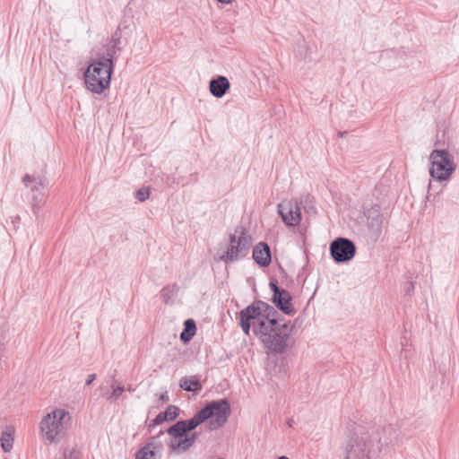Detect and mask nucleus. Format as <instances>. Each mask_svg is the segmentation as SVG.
I'll return each mask as SVG.
<instances>
[{
    "label": "nucleus",
    "mask_w": 459,
    "mask_h": 459,
    "mask_svg": "<svg viewBox=\"0 0 459 459\" xmlns=\"http://www.w3.org/2000/svg\"><path fill=\"white\" fill-rule=\"evenodd\" d=\"M45 204V195L43 192L33 193L31 199V210L38 216L39 211Z\"/></svg>",
    "instance_id": "5701e85b"
},
{
    "label": "nucleus",
    "mask_w": 459,
    "mask_h": 459,
    "mask_svg": "<svg viewBox=\"0 0 459 459\" xmlns=\"http://www.w3.org/2000/svg\"><path fill=\"white\" fill-rule=\"evenodd\" d=\"M333 261L340 264L351 260L356 254L354 243L346 238H337L331 242L329 247Z\"/></svg>",
    "instance_id": "1a4fd4ad"
},
{
    "label": "nucleus",
    "mask_w": 459,
    "mask_h": 459,
    "mask_svg": "<svg viewBox=\"0 0 459 459\" xmlns=\"http://www.w3.org/2000/svg\"><path fill=\"white\" fill-rule=\"evenodd\" d=\"M166 420V414H163V412L159 413L150 423H149V429H151L152 427H155L157 425H160L163 423Z\"/></svg>",
    "instance_id": "cd10ccee"
},
{
    "label": "nucleus",
    "mask_w": 459,
    "mask_h": 459,
    "mask_svg": "<svg viewBox=\"0 0 459 459\" xmlns=\"http://www.w3.org/2000/svg\"><path fill=\"white\" fill-rule=\"evenodd\" d=\"M197 437V432H193L187 436H183L182 437H171L168 442V448L170 453H185L195 445Z\"/></svg>",
    "instance_id": "f8f14e48"
},
{
    "label": "nucleus",
    "mask_w": 459,
    "mask_h": 459,
    "mask_svg": "<svg viewBox=\"0 0 459 459\" xmlns=\"http://www.w3.org/2000/svg\"><path fill=\"white\" fill-rule=\"evenodd\" d=\"M199 425H201V422L195 413L194 417L189 420L177 421L167 429V433L171 437H182L183 436H187L189 432L196 429Z\"/></svg>",
    "instance_id": "9b49d317"
},
{
    "label": "nucleus",
    "mask_w": 459,
    "mask_h": 459,
    "mask_svg": "<svg viewBox=\"0 0 459 459\" xmlns=\"http://www.w3.org/2000/svg\"><path fill=\"white\" fill-rule=\"evenodd\" d=\"M429 159L432 165L429 174L437 181L446 180L455 169L453 156L447 150H433Z\"/></svg>",
    "instance_id": "6e6552de"
},
{
    "label": "nucleus",
    "mask_w": 459,
    "mask_h": 459,
    "mask_svg": "<svg viewBox=\"0 0 459 459\" xmlns=\"http://www.w3.org/2000/svg\"><path fill=\"white\" fill-rule=\"evenodd\" d=\"M112 393L110 394V397L114 398L115 400H117L122 394L123 392L125 391V387L124 385L121 384V383H117V380H114L112 385Z\"/></svg>",
    "instance_id": "393cba45"
},
{
    "label": "nucleus",
    "mask_w": 459,
    "mask_h": 459,
    "mask_svg": "<svg viewBox=\"0 0 459 459\" xmlns=\"http://www.w3.org/2000/svg\"><path fill=\"white\" fill-rule=\"evenodd\" d=\"M230 404L227 399H219L208 403L203 409L196 412L201 422L210 420L209 429H219L223 427L230 415Z\"/></svg>",
    "instance_id": "20e7f679"
},
{
    "label": "nucleus",
    "mask_w": 459,
    "mask_h": 459,
    "mask_svg": "<svg viewBox=\"0 0 459 459\" xmlns=\"http://www.w3.org/2000/svg\"><path fill=\"white\" fill-rule=\"evenodd\" d=\"M179 408L175 405H169L163 414H166V420L172 421L179 415Z\"/></svg>",
    "instance_id": "b1692460"
},
{
    "label": "nucleus",
    "mask_w": 459,
    "mask_h": 459,
    "mask_svg": "<svg viewBox=\"0 0 459 459\" xmlns=\"http://www.w3.org/2000/svg\"><path fill=\"white\" fill-rule=\"evenodd\" d=\"M278 212L288 226H298L301 221L300 207L296 200H287L278 204Z\"/></svg>",
    "instance_id": "9d476101"
},
{
    "label": "nucleus",
    "mask_w": 459,
    "mask_h": 459,
    "mask_svg": "<svg viewBox=\"0 0 459 459\" xmlns=\"http://www.w3.org/2000/svg\"><path fill=\"white\" fill-rule=\"evenodd\" d=\"M273 304L286 315H291L295 309L291 304V296L287 290H281L280 297L273 296Z\"/></svg>",
    "instance_id": "2eb2a0df"
},
{
    "label": "nucleus",
    "mask_w": 459,
    "mask_h": 459,
    "mask_svg": "<svg viewBox=\"0 0 459 459\" xmlns=\"http://www.w3.org/2000/svg\"><path fill=\"white\" fill-rule=\"evenodd\" d=\"M14 429L12 426H8L2 432L0 437L1 447L4 452H10L13 449V444Z\"/></svg>",
    "instance_id": "a211bd4d"
},
{
    "label": "nucleus",
    "mask_w": 459,
    "mask_h": 459,
    "mask_svg": "<svg viewBox=\"0 0 459 459\" xmlns=\"http://www.w3.org/2000/svg\"><path fill=\"white\" fill-rule=\"evenodd\" d=\"M413 290H414V284H413V282H410L409 286L406 290L407 294H410L411 291H413Z\"/></svg>",
    "instance_id": "2f4dec72"
},
{
    "label": "nucleus",
    "mask_w": 459,
    "mask_h": 459,
    "mask_svg": "<svg viewBox=\"0 0 459 459\" xmlns=\"http://www.w3.org/2000/svg\"><path fill=\"white\" fill-rule=\"evenodd\" d=\"M251 236L243 226H238L230 235V243L224 255L220 259L223 262L233 263L246 257L250 249Z\"/></svg>",
    "instance_id": "39448f33"
},
{
    "label": "nucleus",
    "mask_w": 459,
    "mask_h": 459,
    "mask_svg": "<svg viewBox=\"0 0 459 459\" xmlns=\"http://www.w3.org/2000/svg\"><path fill=\"white\" fill-rule=\"evenodd\" d=\"M96 379V374H90L86 380V385H90Z\"/></svg>",
    "instance_id": "7c9ffc66"
},
{
    "label": "nucleus",
    "mask_w": 459,
    "mask_h": 459,
    "mask_svg": "<svg viewBox=\"0 0 459 459\" xmlns=\"http://www.w3.org/2000/svg\"><path fill=\"white\" fill-rule=\"evenodd\" d=\"M113 70L101 62H93L84 72L86 88L93 93H102L109 87Z\"/></svg>",
    "instance_id": "423d86ee"
},
{
    "label": "nucleus",
    "mask_w": 459,
    "mask_h": 459,
    "mask_svg": "<svg viewBox=\"0 0 459 459\" xmlns=\"http://www.w3.org/2000/svg\"><path fill=\"white\" fill-rule=\"evenodd\" d=\"M135 459H156V453L152 448V443H148L140 448L135 454Z\"/></svg>",
    "instance_id": "4be33fe9"
},
{
    "label": "nucleus",
    "mask_w": 459,
    "mask_h": 459,
    "mask_svg": "<svg viewBox=\"0 0 459 459\" xmlns=\"http://www.w3.org/2000/svg\"><path fill=\"white\" fill-rule=\"evenodd\" d=\"M160 399L163 402H168L169 401V396L168 394L165 393V394H162L160 396Z\"/></svg>",
    "instance_id": "473e14b6"
},
{
    "label": "nucleus",
    "mask_w": 459,
    "mask_h": 459,
    "mask_svg": "<svg viewBox=\"0 0 459 459\" xmlns=\"http://www.w3.org/2000/svg\"><path fill=\"white\" fill-rule=\"evenodd\" d=\"M185 328L180 333V340L187 343L195 334L196 325L193 319H186L184 323Z\"/></svg>",
    "instance_id": "6ab92c4d"
},
{
    "label": "nucleus",
    "mask_w": 459,
    "mask_h": 459,
    "mask_svg": "<svg viewBox=\"0 0 459 459\" xmlns=\"http://www.w3.org/2000/svg\"><path fill=\"white\" fill-rule=\"evenodd\" d=\"M77 452L74 449L66 448L65 449L63 455L59 459H77Z\"/></svg>",
    "instance_id": "c85d7f7f"
},
{
    "label": "nucleus",
    "mask_w": 459,
    "mask_h": 459,
    "mask_svg": "<svg viewBox=\"0 0 459 459\" xmlns=\"http://www.w3.org/2000/svg\"><path fill=\"white\" fill-rule=\"evenodd\" d=\"M164 434V431L163 430H160L159 432V434L157 435V437H160V436H162Z\"/></svg>",
    "instance_id": "e433bc0d"
},
{
    "label": "nucleus",
    "mask_w": 459,
    "mask_h": 459,
    "mask_svg": "<svg viewBox=\"0 0 459 459\" xmlns=\"http://www.w3.org/2000/svg\"><path fill=\"white\" fill-rule=\"evenodd\" d=\"M230 81L227 77L222 75L212 78L209 82L210 92L213 97L217 99L222 98L230 90Z\"/></svg>",
    "instance_id": "4468645a"
},
{
    "label": "nucleus",
    "mask_w": 459,
    "mask_h": 459,
    "mask_svg": "<svg viewBox=\"0 0 459 459\" xmlns=\"http://www.w3.org/2000/svg\"><path fill=\"white\" fill-rule=\"evenodd\" d=\"M269 285H270L271 290L273 291V296L280 297L281 290H285V289L280 288L277 285V282L275 281H271Z\"/></svg>",
    "instance_id": "c756f323"
},
{
    "label": "nucleus",
    "mask_w": 459,
    "mask_h": 459,
    "mask_svg": "<svg viewBox=\"0 0 459 459\" xmlns=\"http://www.w3.org/2000/svg\"><path fill=\"white\" fill-rule=\"evenodd\" d=\"M340 137H343L345 134H347V131H342L338 133Z\"/></svg>",
    "instance_id": "c9c22d12"
},
{
    "label": "nucleus",
    "mask_w": 459,
    "mask_h": 459,
    "mask_svg": "<svg viewBox=\"0 0 459 459\" xmlns=\"http://www.w3.org/2000/svg\"><path fill=\"white\" fill-rule=\"evenodd\" d=\"M217 1L221 4H230L233 0H217Z\"/></svg>",
    "instance_id": "f704fd0d"
},
{
    "label": "nucleus",
    "mask_w": 459,
    "mask_h": 459,
    "mask_svg": "<svg viewBox=\"0 0 459 459\" xmlns=\"http://www.w3.org/2000/svg\"><path fill=\"white\" fill-rule=\"evenodd\" d=\"M150 196V192H149V188H140L139 190L136 191L135 193V197L140 201V202H144L145 200H147Z\"/></svg>",
    "instance_id": "bb28decb"
},
{
    "label": "nucleus",
    "mask_w": 459,
    "mask_h": 459,
    "mask_svg": "<svg viewBox=\"0 0 459 459\" xmlns=\"http://www.w3.org/2000/svg\"><path fill=\"white\" fill-rule=\"evenodd\" d=\"M179 290V286L177 283L169 284L164 286L160 290V298L163 303L166 305H172L175 298L177 297Z\"/></svg>",
    "instance_id": "dca6fc26"
},
{
    "label": "nucleus",
    "mask_w": 459,
    "mask_h": 459,
    "mask_svg": "<svg viewBox=\"0 0 459 459\" xmlns=\"http://www.w3.org/2000/svg\"><path fill=\"white\" fill-rule=\"evenodd\" d=\"M179 387L187 392H195L202 389V385L197 376H191L182 377Z\"/></svg>",
    "instance_id": "f3484780"
},
{
    "label": "nucleus",
    "mask_w": 459,
    "mask_h": 459,
    "mask_svg": "<svg viewBox=\"0 0 459 459\" xmlns=\"http://www.w3.org/2000/svg\"><path fill=\"white\" fill-rule=\"evenodd\" d=\"M254 261L261 267H267L272 261L271 249L267 243L259 242L254 248L252 254Z\"/></svg>",
    "instance_id": "ddd939ff"
},
{
    "label": "nucleus",
    "mask_w": 459,
    "mask_h": 459,
    "mask_svg": "<svg viewBox=\"0 0 459 459\" xmlns=\"http://www.w3.org/2000/svg\"><path fill=\"white\" fill-rule=\"evenodd\" d=\"M121 50L120 47H114L113 45H108L106 50V55L100 58L98 62H101L102 65H106L107 66H110L112 70H114L113 59L118 51Z\"/></svg>",
    "instance_id": "412c9836"
},
{
    "label": "nucleus",
    "mask_w": 459,
    "mask_h": 459,
    "mask_svg": "<svg viewBox=\"0 0 459 459\" xmlns=\"http://www.w3.org/2000/svg\"><path fill=\"white\" fill-rule=\"evenodd\" d=\"M397 437V429L390 424L384 427L359 426L346 442L343 459H375L384 446L392 444Z\"/></svg>",
    "instance_id": "f257e3e1"
},
{
    "label": "nucleus",
    "mask_w": 459,
    "mask_h": 459,
    "mask_svg": "<svg viewBox=\"0 0 459 459\" xmlns=\"http://www.w3.org/2000/svg\"><path fill=\"white\" fill-rule=\"evenodd\" d=\"M121 39H122V31H121L120 27H117L111 37L109 44L113 45L114 47H119V45L121 43Z\"/></svg>",
    "instance_id": "a878e982"
},
{
    "label": "nucleus",
    "mask_w": 459,
    "mask_h": 459,
    "mask_svg": "<svg viewBox=\"0 0 459 459\" xmlns=\"http://www.w3.org/2000/svg\"><path fill=\"white\" fill-rule=\"evenodd\" d=\"M294 325L290 321H281L276 323L272 327L267 326L266 330L255 326L253 327V332L267 348L275 352L281 353L288 347L287 342L293 331Z\"/></svg>",
    "instance_id": "7ed1b4c3"
},
{
    "label": "nucleus",
    "mask_w": 459,
    "mask_h": 459,
    "mask_svg": "<svg viewBox=\"0 0 459 459\" xmlns=\"http://www.w3.org/2000/svg\"><path fill=\"white\" fill-rule=\"evenodd\" d=\"M66 418L70 419L69 413L61 409L47 414L40 421V430L43 437L50 442L59 440L64 433Z\"/></svg>",
    "instance_id": "0eeeda50"
},
{
    "label": "nucleus",
    "mask_w": 459,
    "mask_h": 459,
    "mask_svg": "<svg viewBox=\"0 0 459 459\" xmlns=\"http://www.w3.org/2000/svg\"><path fill=\"white\" fill-rule=\"evenodd\" d=\"M22 181L26 184L27 182L33 183L30 190L32 193L42 192V190L46 187V179L42 177H32L29 174H26L22 178Z\"/></svg>",
    "instance_id": "aec40b11"
},
{
    "label": "nucleus",
    "mask_w": 459,
    "mask_h": 459,
    "mask_svg": "<svg viewBox=\"0 0 459 459\" xmlns=\"http://www.w3.org/2000/svg\"><path fill=\"white\" fill-rule=\"evenodd\" d=\"M278 459H289V458L287 456H285V455H281Z\"/></svg>",
    "instance_id": "4c0bfd02"
},
{
    "label": "nucleus",
    "mask_w": 459,
    "mask_h": 459,
    "mask_svg": "<svg viewBox=\"0 0 459 459\" xmlns=\"http://www.w3.org/2000/svg\"><path fill=\"white\" fill-rule=\"evenodd\" d=\"M4 350V342L3 339L0 337V353H2Z\"/></svg>",
    "instance_id": "72a5a7b5"
},
{
    "label": "nucleus",
    "mask_w": 459,
    "mask_h": 459,
    "mask_svg": "<svg viewBox=\"0 0 459 459\" xmlns=\"http://www.w3.org/2000/svg\"><path fill=\"white\" fill-rule=\"evenodd\" d=\"M280 314L271 305L262 300H256L239 312V325L246 334H248L253 327L259 326L265 329L272 327L276 323L284 321L279 319Z\"/></svg>",
    "instance_id": "f03ea898"
}]
</instances>
